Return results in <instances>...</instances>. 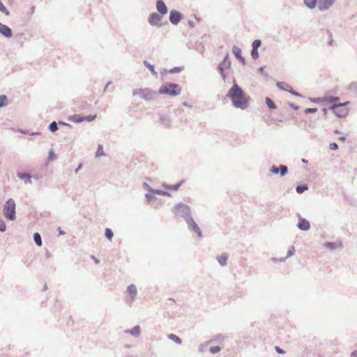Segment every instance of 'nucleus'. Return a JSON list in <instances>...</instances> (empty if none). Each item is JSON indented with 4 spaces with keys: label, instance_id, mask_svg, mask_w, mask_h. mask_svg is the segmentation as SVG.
Listing matches in <instances>:
<instances>
[{
    "label": "nucleus",
    "instance_id": "1",
    "mask_svg": "<svg viewBox=\"0 0 357 357\" xmlns=\"http://www.w3.org/2000/svg\"><path fill=\"white\" fill-rule=\"evenodd\" d=\"M232 83V86L228 91L227 97L231 100L234 107L243 110L246 109L249 106L250 96L246 95L234 78Z\"/></svg>",
    "mask_w": 357,
    "mask_h": 357
},
{
    "label": "nucleus",
    "instance_id": "2",
    "mask_svg": "<svg viewBox=\"0 0 357 357\" xmlns=\"http://www.w3.org/2000/svg\"><path fill=\"white\" fill-rule=\"evenodd\" d=\"M3 214L8 220L13 221L16 219V203L13 199L10 198L5 202Z\"/></svg>",
    "mask_w": 357,
    "mask_h": 357
},
{
    "label": "nucleus",
    "instance_id": "3",
    "mask_svg": "<svg viewBox=\"0 0 357 357\" xmlns=\"http://www.w3.org/2000/svg\"><path fill=\"white\" fill-rule=\"evenodd\" d=\"M181 92V88L178 84L166 82L163 84L158 90V93L176 96Z\"/></svg>",
    "mask_w": 357,
    "mask_h": 357
},
{
    "label": "nucleus",
    "instance_id": "4",
    "mask_svg": "<svg viewBox=\"0 0 357 357\" xmlns=\"http://www.w3.org/2000/svg\"><path fill=\"white\" fill-rule=\"evenodd\" d=\"M132 95L134 96L139 95L141 98L146 101L153 100L156 99L158 96L156 91L147 88L135 89L132 91Z\"/></svg>",
    "mask_w": 357,
    "mask_h": 357
},
{
    "label": "nucleus",
    "instance_id": "5",
    "mask_svg": "<svg viewBox=\"0 0 357 357\" xmlns=\"http://www.w3.org/2000/svg\"><path fill=\"white\" fill-rule=\"evenodd\" d=\"M172 211L176 216L183 218L185 221H187L188 217H192L190 208L188 205L182 203L175 206Z\"/></svg>",
    "mask_w": 357,
    "mask_h": 357
},
{
    "label": "nucleus",
    "instance_id": "6",
    "mask_svg": "<svg viewBox=\"0 0 357 357\" xmlns=\"http://www.w3.org/2000/svg\"><path fill=\"white\" fill-rule=\"evenodd\" d=\"M348 104L349 102L333 104L329 107V109L333 111L336 116L343 118L347 116L349 113V109L346 107V105Z\"/></svg>",
    "mask_w": 357,
    "mask_h": 357
},
{
    "label": "nucleus",
    "instance_id": "7",
    "mask_svg": "<svg viewBox=\"0 0 357 357\" xmlns=\"http://www.w3.org/2000/svg\"><path fill=\"white\" fill-rule=\"evenodd\" d=\"M231 68V61L229 59V54H227L221 63L218 66V70L220 73L222 79L225 81L226 75L225 73V69H229Z\"/></svg>",
    "mask_w": 357,
    "mask_h": 357
},
{
    "label": "nucleus",
    "instance_id": "8",
    "mask_svg": "<svg viewBox=\"0 0 357 357\" xmlns=\"http://www.w3.org/2000/svg\"><path fill=\"white\" fill-rule=\"evenodd\" d=\"M188 229L194 231L199 238H202V233L198 225L195 222L192 217H188L186 221Z\"/></svg>",
    "mask_w": 357,
    "mask_h": 357
},
{
    "label": "nucleus",
    "instance_id": "9",
    "mask_svg": "<svg viewBox=\"0 0 357 357\" xmlns=\"http://www.w3.org/2000/svg\"><path fill=\"white\" fill-rule=\"evenodd\" d=\"M162 17L157 13H153L149 15L148 21L152 26H161Z\"/></svg>",
    "mask_w": 357,
    "mask_h": 357
},
{
    "label": "nucleus",
    "instance_id": "10",
    "mask_svg": "<svg viewBox=\"0 0 357 357\" xmlns=\"http://www.w3.org/2000/svg\"><path fill=\"white\" fill-rule=\"evenodd\" d=\"M182 19V14L176 10H172L169 13V21L174 25H177Z\"/></svg>",
    "mask_w": 357,
    "mask_h": 357
},
{
    "label": "nucleus",
    "instance_id": "11",
    "mask_svg": "<svg viewBox=\"0 0 357 357\" xmlns=\"http://www.w3.org/2000/svg\"><path fill=\"white\" fill-rule=\"evenodd\" d=\"M335 0H318V8L323 12L328 10L335 3Z\"/></svg>",
    "mask_w": 357,
    "mask_h": 357
},
{
    "label": "nucleus",
    "instance_id": "12",
    "mask_svg": "<svg viewBox=\"0 0 357 357\" xmlns=\"http://www.w3.org/2000/svg\"><path fill=\"white\" fill-rule=\"evenodd\" d=\"M0 33L7 38L13 36V32L10 27L0 22Z\"/></svg>",
    "mask_w": 357,
    "mask_h": 357
},
{
    "label": "nucleus",
    "instance_id": "13",
    "mask_svg": "<svg viewBox=\"0 0 357 357\" xmlns=\"http://www.w3.org/2000/svg\"><path fill=\"white\" fill-rule=\"evenodd\" d=\"M297 227L302 231H307L310 228V224L308 220L305 218H299Z\"/></svg>",
    "mask_w": 357,
    "mask_h": 357
},
{
    "label": "nucleus",
    "instance_id": "14",
    "mask_svg": "<svg viewBox=\"0 0 357 357\" xmlns=\"http://www.w3.org/2000/svg\"><path fill=\"white\" fill-rule=\"evenodd\" d=\"M156 9L161 15H166L168 13L167 7L162 0H158L156 2Z\"/></svg>",
    "mask_w": 357,
    "mask_h": 357
},
{
    "label": "nucleus",
    "instance_id": "15",
    "mask_svg": "<svg viewBox=\"0 0 357 357\" xmlns=\"http://www.w3.org/2000/svg\"><path fill=\"white\" fill-rule=\"evenodd\" d=\"M127 292L130 296V303L131 304L133 302L137 294V289L136 286L135 284H130L127 287Z\"/></svg>",
    "mask_w": 357,
    "mask_h": 357
},
{
    "label": "nucleus",
    "instance_id": "16",
    "mask_svg": "<svg viewBox=\"0 0 357 357\" xmlns=\"http://www.w3.org/2000/svg\"><path fill=\"white\" fill-rule=\"evenodd\" d=\"M232 53L236 56L237 59L239 60V61L243 64H245V60L241 55V50L237 46H234L232 47Z\"/></svg>",
    "mask_w": 357,
    "mask_h": 357
},
{
    "label": "nucleus",
    "instance_id": "17",
    "mask_svg": "<svg viewBox=\"0 0 357 357\" xmlns=\"http://www.w3.org/2000/svg\"><path fill=\"white\" fill-rule=\"evenodd\" d=\"M17 175L20 179L24 181L26 185L31 183L32 176L30 174L25 172H18Z\"/></svg>",
    "mask_w": 357,
    "mask_h": 357
},
{
    "label": "nucleus",
    "instance_id": "18",
    "mask_svg": "<svg viewBox=\"0 0 357 357\" xmlns=\"http://www.w3.org/2000/svg\"><path fill=\"white\" fill-rule=\"evenodd\" d=\"M125 333L126 334L132 335L134 337H139L141 333V328L139 325L135 326L131 329H128L125 331Z\"/></svg>",
    "mask_w": 357,
    "mask_h": 357
},
{
    "label": "nucleus",
    "instance_id": "19",
    "mask_svg": "<svg viewBox=\"0 0 357 357\" xmlns=\"http://www.w3.org/2000/svg\"><path fill=\"white\" fill-rule=\"evenodd\" d=\"M325 247L331 250H334L337 248H342V243L341 242H327L325 243Z\"/></svg>",
    "mask_w": 357,
    "mask_h": 357
},
{
    "label": "nucleus",
    "instance_id": "20",
    "mask_svg": "<svg viewBox=\"0 0 357 357\" xmlns=\"http://www.w3.org/2000/svg\"><path fill=\"white\" fill-rule=\"evenodd\" d=\"M160 120H161V123L162 124L167 127V128H169L172 125V120L170 119V117L169 116H167V115H165V116H162L161 118H160Z\"/></svg>",
    "mask_w": 357,
    "mask_h": 357
},
{
    "label": "nucleus",
    "instance_id": "21",
    "mask_svg": "<svg viewBox=\"0 0 357 357\" xmlns=\"http://www.w3.org/2000/svg\"><path fill=\"white\" fill-rule=\"evenodd\" d=\"M218 263L222 266H225L227 264L228 256L227 254H222L217 258Z\"/></svg>",
    "mask_w": 357,
    "mask_h": 357
},
{
    "label": "nucleus",
    "instance_id": "22",
    "mask_svg": "<svg viewBox=\"0 0 357 357\" xmlns=\"http://www.w3.org/2000/svg\"><path fill=\"white\" fill-rule=\"evenodd\" d=\"M304 3L310 9H313L318 5V0H304Z\"/></svg>",
    "mask_w": 357,
    "mask_h": 357
},
{
    "label": "nucleus",
    "instance_id": "23",
    "mask_svg": "<svg viewBox=\"0 0 357 357\" xmlns=\"http://www.w3.org/2000/svg\"><path fill=\"white\" fill-rule=\"evenodd\" d=\"M225 340V337L220 334L215 335L213 339L209 340L207 344H211L213 342L216 343H222Z\"/></svg>",
    "mask_w": 357,
    "mask_h": 357
},
{
    "label": "nucleus",
    "instance_id": "24",
    "mask_svg": "<svg viewBox=\"0 0 357 357\" xmlns=\"http://www.w3.org/2000/svg\"><path fill=\"white\" fill-rule=\"evenodd\" d=\"M183 183V181H181L180 182H178L176 184H174V185L163 184V187L165 188L166 189L177 190L181 187V185H182Z\"/></svg>",
    "mask_w": 357,
    "mask_h": 357
},
{
    "label": "nucleus",
    "instance_id": "25",
    "mask_svg": "<svg viewBox=\"0 0 357 357\" xmlns=\"http://www.w3.org/2000/svg\"><path fill=\"white\" fill-rule=\"evenodd\" d=\"M278 89H280L282 91H289V89L290 88V86L289 84L284 82H278L276 84Z\"/></svg>",
    "mask_w": 357,
    "mask_h": 357
},
{
    "label": "nucleus",
    "instance_id": "26",
    "mask_svg": "<svg viewBox=\"0 0 357 357\" xmlns=\"http://www.w3.org/2000/svg\"><path fill=\"white\" fill-rule=\"evenodd\" d=\"M143 63L151 72V73L153 75H155V76L158 75V73L155 70V66L151 64L146 60H144L143 61Z\"/></svg>",
    "mask_w": 357,
    "mask_h": 357
},
{
    "label": "nucleus",
    "instance_id": "27",
    "mask_svg": "<svg viewBox=\"0 0 357 357\" xmlns=\"http://www.w3.org/2000/svg\"><path fill=\"white\" fill-rule=\"evenodd\" d=\"M307 190H308V185L307 184L298 185L296 188V192L298 194H302Z\"/></svg>",
    "mask_w": 357,
    "mask_h": 357
},
{
    "label": "nucleus",
    "instance_id": "28",
    "mask_svg": "<svg viewBox=\"0 0 357 357\" xmlns=\"http://www.w3.org/2000/svg\"><path fill=\"white\" fill-rule=\"evenodd\" d=\"M70 120L75 123H82L84 121V116L79 114H75L70 118Z\"/></svg>",
    "mask_w": 357,
    "mask_h": 357
},
{
    "label": "nucleus",
    "instance_id": "29",
    "mask_svg": "<svg viewBox=\"0 0 357 357\" xmlns=\"http://www.w3.org/2000/svg\"><path fill=\"white\" fill-rule=\"evenodd\" d=\"M168 338L178 344H181L182 342L181 339L173 333L168 335Z\"/></svg>",
    "mask_w": 357,
    "mask_h": 357
},
{
    "label": "nucleus",
    "instance_id": "30",
    "mask_svg": "<svg viewBox=\"0 0 357 357\" xmlns=\"http://www.w3.org/2000/svg\"><path fill=\"white\" fill-rule=\"evenodd\" d=\"M33 240L36 243V244L38 245V246H41L42 245V239H41V236L40 235L39 233L38 232H36L34 233L33 234Z\"/></svg>",
    "mask_w": 357,
    "mask_h": 357
},
{
    "label": "nucleus",
    "instance_id": "31",
    "mask_svg": "<svg viewBox=\"0 0 357 357\" xmlns=\"http://www.w3.org/2000/svg\"><path fill=\"white\" fill-rule=\"evenodd\" d=\"M288 173V167L286 165H280L279 166V174L281 176H285Z\"/></svg>",
    "mask_w": 357,
    "mask_h": 357
},
{
    "label": "nucleus",
    "instance_id": "32",
    "mask_svg": "<svg viewBox=\"0 0 357 357\" xmlns=\"http://www.w3.org/2000/svg\"><path fill=\"white\" fill-rule=\"evenodd\" d=\"M324 100L327 102H335L340 100V98L338 96H325Z\"/></svg>",
    "mask_w": 357,
    "mask_h": 357
},
{
    "label": "nucleus",
    "instance_id": "33",
    "mask_svg": "<svg viewBox=\"0 0 357 357\" xmlns=\"http://www.w3.org/2000/svg\"><path fill=\"white\" fill-rule=\"evenodd\" d=\"M266 103L270 109H274L276 108V105L275 102L268 97L266 98Z\"/></svg>",
    "mask_w": 357,
    "mask_h": 357
},
{
    "label": "nucleus",
    "instance_id": "34",
    "mask_svg": "<svg viewBox=\"0 0 357 357\" xmlns=\"http://www.w3.org/2000/svg\"><path fill=\"white\" fill-rule=\"evenodd\" d=\"M48 128H49L50 131H51L52 132H56L58 130L57 123L56 121H53V122L50 123V124L48 126Z\"/></svg>",
    "mask_w": 357,
    "mask_h": 357
},
{
    "label": "nucleus",
    "instance_id": "35",
    "mask_svg": "<svg viewBox=\"0 0 357 357\" xmlns=\"http://www.w3.org/2000/svg\"><path fill=\"white\" fill-rule=\"evenodd\" d=\"M326 33L327 37H328L327 45L328 46H332L333 45V43L332 33H331V32L329 30H326Z\"/></svg>",
    "mask_w": 357,
    "mask_h": 357
},
{
    "label": "nucleus",
    "instance_id": "36",
    "mask_svg": "<svg viewBox=\"0 0 357 357\" xmlns=\"http://www.w3.org/2000/svg\"><path fill=\"white\" fill-rule=\"evenodd\" d=\"M105 152L103 151V147L102 145H98V149H97V151H96V157H100V156H103L105 155Z\"/></svg>",
    "mask_w": 357,
    "mask_h": 357
},
{
    "label": "nucleus",
    "instance_id": "37",
    "mask_svg": "<svg viewBox=\"0 0 357 357\" xmlns=\"http://www.w3.org/2000/svg\"><path fill=\"white\" fill-rule=\"evenodd\" d=\"M105 235L106 238L110 241L112 239V238L114 236L113 231L109 228L105 229Z\"/></svg>",
    "mask_w": 357,
    "mask_h": 357
},
{
    "label": "nucleus",
    "instance_id": "38",
    "mask_svg": "<svg viewBox=\"0 0 357 357\" xmlns=\"http://www.w3.org/2000/svg\"><path fill=\"white\" fill-rule=\"evenodd\" d=\"M251 56L253 59H257L259 56L258 49L252 48L251 50Z\"/></svg>",
    "mask_w": 357,
    "mask_h": 357
},
{
    "label": "nucleus",
    "instance_id": "39",
    "mask_svg": "<svg viewBox=\"0 0 357 357\" xmlns=\"http://www.w3.org/2000/svg\"><path fill=\"white\" fill-rule=\"evenodd\" d=\"M261 45V41L259 39L255 40L252 43V48L258 49Z\"/></svg>",
    "mask_w": 357,
    "mask_h": 357
},
{
    "label": "nucleus",
    "instance_id": "40",
    "mask_svg": "<svg viewBox=\"0 0 357 357\" xmlns=\"http://www.w3.org/2000/svg\"><path fill=\"white\" fill-rule=\"evenodd\" d=\"M149 191L158 195H163L164 194V190L153 189L151 187H149Z\"/></svg>",
    "mask_w": 357,
    "mask_h": 357
},
{
    "label": "nucleus",
    "instance_id": "41",
    "mask_svg": "<svg viewBox=\"0 0 357 357\" xmlns=\"http://www.w3.org/2000/svg\"><path fill=\"white\" fill-rule=\"evenodd\" d=\"M220 350H221V348H220V347H218V346H216V347H210V349H209L210 352H211V354H217V353L220 352Z\"/></svg>",
    "mask_w": 357,
    "mask_h": 357
},
{
    "label": "nucleus",
    "instance_id": "42",
    "mask_svg": "<svg viewBox=\"0 0 357 357\" xmlns=\"http://www.w3.org/2000/svg\"><path fill=\"white\" fill-rule=\"evenodd\" d=\"M7 97L5 95L0 96V108L6 105Z\"/></svg>",
    "mask_w": 357,
    "mask_h": 357
},
{
    "label": "nucleus",
    "instance_id": "43",
    "mask_svg": "<svg viewBox=\"0 0 357 357\" xmlns=\"http://www.w3.org/2000/svg\"><path fill=\"white\" fill-rule=\"evenodd\" d=\"M349 89L357 93V82H352L349 86Z\"/></svg>",
    "mask_w": 357,
    "mask_h": 357
},
{
    "label": "nucleus",
    "instance_id": "44",
    "mask_svg": "<svg viewBox=\"0 0 357 357\" xmlns=\"http://www.w3.org/2000/svg\"><path fill=\"white\" fill-rule=\"evenodd\" d=\"M295 253V248L294 246H291L287 252V255L285 257L286 259L291 256H293Z\"/></svg>",
    "mask_w": 357,
    "mask_h": 357
},
{
    "label": "nucleus",
    "instance_id": "45",
    "mask_svg": "<svg viewBox=\"0 0 357 357\" xmlns=\"http://www.w3.org/2000/svg\"><path fill=\"white\" fill-rule=\"evenodd\" d=\"M6 230V226L4 220L0 218V231L3 232Z\"/></svg>",
    "mask_w": 357,
    "mask_h": 357
},
{
    "label": "nucleus",
    "instance_id": "46",
    "mask_svg": "<svg viewBox=\"0 0 357 357\" xmlns=\"http://www.w3.org/2000/svg\"><path fill=\"white\" fill-rule=\"evenodd\" d=\"M96 114H91V115H89V116H84V121H93L96 118Z\"/></svg>",
    "mask_w": 357,
    "mask_h": 357
},
{
    "label": "nucleus",
    "instance_id": "47",
    "mask_svg": "<svg viewBox=\"0 0 357 357\" xmlns=\"http://www.w3.org/2000/svg\"><path fill=\"white\" fill-rule=\"evenodd\" d=\"M310 101L314 103H319L324 102V97L323 98H311Z\"/></svg>",
    "mask_w": 357,
    "mask_h": 357
},
{
    "label": "nucleus",
    "instance_id": "48",
    "mask_svg": "<svg viewBox=\"0 0 357 357\" xmlns=\"http://www.w3.org/2000/svg\"><path fill=\"white\" fill-rule=\"evenodd\" d=\"M56 154L54 153L53 150L51 149L49 151V153H48V160H54L56 158Z\"/></svg>",
    "mask_w": 357,
    "mask_h": 357
},
{
    "label": "nucleus",
    "instance_id": "49",
    "mask_svg": "<svg viewBox=\"0 0 357 357\" xmlns=\"http://www.w3.org/2000/svg\"><path fill=\"white\" fill-rule=\"evenodd\" d=\"M182 68L181 67H174V68H171L169 70V73H180L181 71Z\"/></svg>",
    "mask_w": 357,
    "mask_h": 357
},
{
    "label": "nucleus",
    "instance_id": "50",
    "mask_svg": "<svg viewBox=\"0 0 357 357\" xmlns=\"http://www.w3.org/2000/svg\"><path fill=\"white\" fill-rule=\"evenodd\" d=\"M270 172L274 174H279V167H277L275 165H273L271 168L270 169Z\"/></svg>",
    "mask_w": 357,
    "mask_h": 357
},
{
    "label": "nucleus",
    "instance_id": "51",
    "mask_svg": "<svg viewBox=\"0 0 357 357\" xmlns=\"http://www.w3.org/2000/svg\"><path fill=\"white\" fill-rule=\"evenodd\" d=\"M289 93H290L291 94H292L293 96H297V97H300L301 96V94L299 93L298 92L294 91L291 86L290 88L289 89V91H287Z\"/></svg>",
    "mask_w": 357,
    "mask_h": 357
},
{
    "label": "nucleus",
    "instance_id": "52",
    "mask_svg": "<svg viewBox=\"0 0 357 357\" xmlns=\"http://www.w3.org/2000/svg\"><path fill=\"white\" fill-rule=\"evenodd\" d=\"M145 197H146V199H147V201H148L149 202H151V201H153L154 199H155V197L153 195L151 194V193H146V194L145 195Z\"/></svg>",
    "mask_w": 357,
    "mask_h": 357
},
{
    "label": "nucleus",
    "instance_id": "53",
    "mask_svg": "<svg viewBox=\"0 0 357 357\" xmlns=\"http://www.w3.org/2000/svg\"><path fill=\"white\" fill-rule=\"evenodd\" d=\"M317 108H307L305 110V114H314L317 112Z\"/></svg>",
    "mask_w": 357,
    "mask_h": 357
},
{
    "label": "nucleus",
    "instance_id": "54",
    "mask_svg": "<svg viewBox=\"0 0 357 357\" xmlns=\"http://www.w3.org/2000/svg\"><path fill=\"white\" fill-rule=\"evenodd\" d=\"M207 347V344H201L199 346V351L200 353H203L205 351Z\"/></svg>",
    "mask_w": 357,
    "mask_h": 357
},
{
    "label": "nucleus",
    "instance_id": "55",
    "mask_svg": "<svg viewBox=\"0 0 357 357\" xmlns=\"http://www.w3.org/2000/svg\"><path fill=\"white\" fill-rule=\"evenodd\" d=\"M271 260H272L273 262H278V261H280V262H283V261H284L286 260V258H285V257H282V258H280V259H278V258L273 257V258L271 259Z\"/></svg>",
    "mask_w": 357,
    "mask_h": 357
},
{
    "label": "nucleus",
    "instance_id": "56",
    "mask_svg": "<svg viewBox=\"0 0 357 357\" xmlns=\"http://www.w3.org/2000/svg\"><path fill=\"white\" fill-rule=\"evenodd\" d=\"M330 149L331 150H336L338 149V144L335 142L330 144Z\"/></svg>",
    "mask_w": 357,
    "mask_h": 357
},
{
    "label": "nucleus",
    "instance_id": "57",
    "mask_svg": "<svg viewBox=\"0 0 357 357\" xmlns=\"http://www.w3.org/2000/svg\"><path fill=\"white\" fill-rule=\"evenodd\" d=\"M275 349L277 351V353L280 354H284L285 353V351L279 347H275Z\"/></svg>",
    "mask_w": 357,
    "mask_h": 357
},
{
    "label": "nucleus",
    "instance_id": "58",
    "mask_svg": "<svg viewBox=\"0 0 357 357\" xmlns=\"http://www.w3.org/2000/svg\"><path fill=\"white\" fill-rule=\"evenodd\" d=\"M289 105L291 108H292L294 110H298L299 109V107L294 103L290 102L289 103Z\"/></svg>",
    "mask_w": 357,
    "mask_h": 357
},
{
    "label": "nucleus",
    "instance_id": "59",
    "mask_svg": "<svg viewBox=\"0 0 357 357\" xmlns=\"http://www.w3.org/2000/svg\"><path fill=\"white\" fill-rule=\"evenodd\" d=\"M32 178H33L35 180H39L42 178V176L38 174H33L32 176Z\"/></svg>",
    "mask_w": 357,
    "mask_h": 357
},
{
    "label": "nucleus",
    "instance_id": "60",
    "mask_svg": "<svg viewBox=\"0 0 357 357\" xmlns=\"http://www.w3.org/2000/svg\"><path fill=\"white\" fill-rule=\"evenodd\" d=\"M112 84V82H111V81L108 82L106 84V85H105V89H104V91H103L104 93L106 91L108 87H109V86H110Z\"/></svg>",
    "mask_w": 357,
    "mask_h": 357
},
{
    "label": "nucleus",
    "instance_id": "61",
    "mask_svg": "<svg viewBox=\"0 0 357 357\" xmlns=\"http://www.w3.org/2000/svg\"><path fill=\"white\" fill-rule=\"evenodd\" d=\"M59 125H62V126H68V127H70V125L67 123H65V122H63V121H59Z\"/></svg>",
    "mask_w": 357,
    "mask_h": 357
},
{
    "label": "nucleus",
    "instance_id": "62",
    "mask_svg": "<svg viewBox=\"0 0 357 357\" xmlns=\"http://www.w3.org/2000/svg\"><path fill=\"white\" fill-rule=\"evenodd\" d=\"M188 25L190 26V27H194L195 26V22L192 20H189L188 21Z\"/></svg>",
    "mask_w": 357,
    "mask_h": 357
},
{
    "label": "nucleus",
    "instance_id": "63",
    "mask_svg": "<svg viewBox=\"0 0 357 357\" xmlns=\"http://www.w3.org/2000/svg\"><path fill=\"white\" fill-rule=\"evenodd\" d=\"M182 104L185 107H190V108L192 107V105H189L187 102H183Z\"/></svg>",
    "mask_w": 357,
    "mask_h": 357
},
{
    "label": "nucleus",
    "instance_id": "64",
    "mask_svg": "<svg viewBox=\"0 0 357 357\" xmlns=\"http://www.w3.org/2000/svg\"><path fill=\"white\" fill-rule=\"evenodd\" d=\"M351 357H357V351H354L351 354Z\"/></svg>",
    "mask_w": 357,
    "mask_h": 357
}]
</instances>
